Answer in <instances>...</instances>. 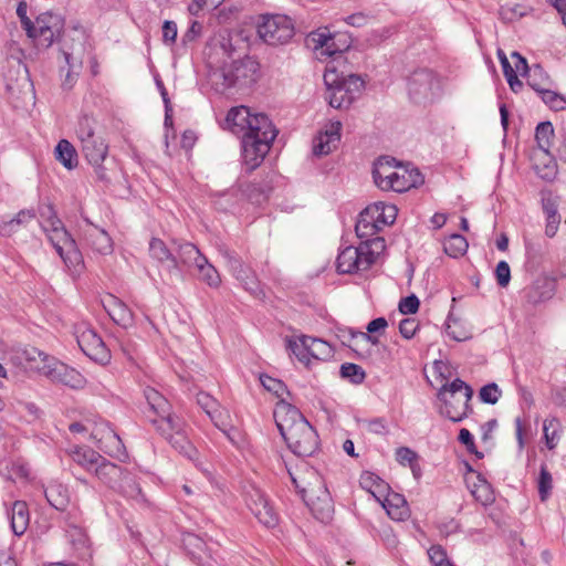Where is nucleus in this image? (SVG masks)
<instances>
[{
  "instance_id": "obj_35",
  "label": "nucleus",
  "mask_w": 566,
  "mask_h": 566,
  "mask_svg": "<svg viewBox=\"0 0 566 566\" xmlns=\"http://www.w3.org/2000/svg\"><path fill=\"white\" fill-rule=\"evenodd\" d=\"M524 76L527 78L528 86L536 93H539L547 87L555 86L554 81L541 64H533L531 67L527 66V72Z\"/></svg>"
},
{
  "instance_id": "obj_52",
  "label": "nucleus",
  "mask_w": 566,
  "mask_h": 566,
  "mask_svg": "<svg viewBox=\"0 0 566 566\" xmlns=\"http://www.w3.org/2000/svg\"><path fill=\"white\" fill-rule=\"evenodd\" d=\"M207 415L213 424L228 436V431L231 428L229 412L219 403L217 408H213Z\"/></svg>"
},
{
  "instance_id": "obj_61",
  "label": "nucleus",
  "mask_w": 566,
  "mask_h": 566,
  "mask_svg": "<svg viewBox=\"0 0 566 566\" xmlns=\"http://www.w3.org/2000/svg\"><path fill=\"white\" fill-rule=\"evenodd\" d=\"M419 298L415 294H411L401 298L399 302V311L402 314H415L419 310Z\"/></svg>"
},
{
  "instance_id": "obj_54",
  "label": "nucleus",
  "mask_w": 566,
  "mask_h": 566,
  "mask_svg": "<svg viewBox=\"0 0 566 566\" xmlns=\"http://www.w3.org/2000/svg\"><path fill=\"white\" fill-rule=\"evenodd\" d=\"M260 381L268 391L273 392L276 397H282L284 394L290 395L286 385L280 379L261 375Z\"/></svg>"
},
{
  "instance_id": "obj_45",
  "label": "nucleus",
  "mask_w": 566,
  "mask_h": 566,
  "mask_svg": "<svg viewBox=\"0 0 566 566\" xmlns=\"http://www.w3.org/2000/svg\"><path fill=\"white\" fill-rule=\"evenodd\" d=\"M537 94L552 111L559 112L566 109V96L555 92L553 87H547Z\"/></svg>"
},
{
  "instance_id": "obj_17",
  "label": "nucleus",
  "mask_w": 566,
  "mask_h": 566,
  "mask_svg": "<svg viewBox=\"0 0 566 566\" xmlns=\"http://www.w3.org/2000/svg\"><path fill=\"white\" fill-rule=\"evenodd\" d=\"M375 212H377V208H369V206L365 208L359 213L355 231L359 239H365L363 243H368L370 249L371 245L384 249L385 240L380 237H375L381 230V226L374 218Z\"/></svg>"
},
{
  "instance_id": "obj_6",
  "label": "nucleus",
  "mask_w": 566,
  "mask_h": 566,
  "mask_svg": "<svg viewBox=\"0 0 566 566\" xmlns=\"http://www.w3.org/2000/svg\"><path fill=\"white\" fill-rule=\"evenodd\" d=\"M271 125L273 123L268 115L263 113L252 114L249 107L241 105L228 111L222 127L242 138L245 135L268 129Z\"/></svg>"
},
{
  "instance_id": "obj_9",
  "label": "nucleus",
  "mask_w": 566,
  "mask_h": 566,
  "mask_svg": "<svg viewBox=\"0 0 566 566\" xmlns=\"http://www.w3.org/2000/svg\"><path fill=\"white\" fill-rule=\"evenodd\" d=\"M258 34L269 45H285L294 38L295 25L285 14H264L258 23Z\"/></svg>"
},
{
  "instance_id": "obj_37",
  "label": "nucleus",
  "mask_w": 566,
  "mask_h": 566,
  "mask_svg": "<svg viewBox=\"0 0 566 566\" xmlns=\"http://www.w3.org/2000/svg\"><path fill=\"white\" fill-rule=\"evenodd\" d=\"M359 484L364 490L370 492L377 501H380L382 495L388 493L389 490V484L387 482H385L377 474L369 471L361 473L359 478Z\"/></svg>"
},
{
  "instance_id": "obj_10",
  "label": "nucleus",
  "mask_w": 566,
  "mask_h": 566,
  "mask_svg": "<svg viewBox=\"0 0 566 566\" xmlns=\"http://www.w3.org/2000/svg\"><path fill=\"white\" fill-rule=\"evenodd\" d=\"M81 150L87 163L93 167L96 179L105 185L111 182L109 171L114 159H108V145L99 136L81 143Z\"/></svg>"
},
{
  "instance_id": "obj_48",
  "label": "nucleus",
  "mask_w": 566,
  "mask_h": 566,
  "mask_svg": "<svg viewBox=\"0 0 566 566\" xmlns=\"http://www.w3.org/2000/svg\"><path fill=\"white\" fill-rule=\"evenodd\" d=\"M196 268L198 269L200 280L207 283L210 287H218L220 285V275L216 268L209 263L207 258L206 262H200Z\"/></svg>"
},
{
  "instance_id": "obj_2",
  "label": "nucleus",
  "mask_w": 566,
  "mask_h": 566,
  "mask_svg": "<svg viewBox=\"0 0 566 566\" xmlns=\"http://www.w3.org/2000/svg\"><path fill=\"white\" fill-rule=\"evenodd\" d=\"M35 212L48 223L49 227H44V231L48 232L50 242L65 265L75 269L83 264L82 253L75 240L59 219L54 206L51 202H41Z\"/></svg>"
},
{
  "instance_id": "obj_11",
  "label": "nucleus",
  "mask_w": 566,
  "mask_h": 566,
  "mask_svg": "<svg viewBox=\"0 0 566 566\" xmlns=\"http://www.w3.org/2000/svg\"><path fill=\"white\" fill-rule=\"evenodd\" d=\"M38 355L42 361V365L38 366V370L51 381L69 386L73 389H80L85 386L86 379L76 369L43 353L39 352Z\"/></svg>"
},
{
  "instance_id": "obj_4",
  "label": "nucleus",
  "mask_w": 566,
  "mask_h": 566,
  "mask_svg": "<svg viewBox=\"0 0 566 566\" xmlns=\"http://www.w3.org/2000/svg\"><path fill=\"white\" fill-rule=\"evenodd\" d=\"M473 389L460 378L444 384L438 391V399L442 401L440 413L452 422H460L472 411L470 401Z\"/></svg>"
},
{
  "instance_id": "obj_3",
  "label": "nucleus",
  "mask_w": 566,
  "mask_h": 566,
  "mask_svg": "<svg viewBox=\"0 0 566 566\" xmlns=\"http://www.w3.org/2000/svg\"><path fill=\"white\" fill-rule=\"evenodd\" d=\"M260 76V64L253 57L245 56L224 64L212 73L211 78L216 91L226 93L232 88L243 90L256 83Z\"/></svg>"
},
{
  "instance_id": "obj_16",
  "label": "nucleus",
  "mask_w": 566,
  "mask_h": 566,
  "mask_svg": "<svg viewBox=\"0 0 566 566\" xmlns=\"http://www.w3.org/2000/svg\"><path fill=\"white\" fill-rule=\"evenodd\" d=\"M76 340L81 350L92 360L99 364H106L109 360V350L102 337L93 328L86 327L78 332Z\"/></svg>"
},
{
  "instance_id": "obj_33",
  "label": "nucleus",
  "mask_w": 566,
  "mask_h": 566,
  "mask_svg": "<svg viewBox=\"0 0 566 566\" xmlns=\"http://www.w3.org/2000/svg\"><path fill=\"white\" fill-rule=\"evenodd\" d=\"M85 241L94 251L101 254H109L113 251V241L109 234L96 226L85 231Z\"/></svg>"
},
{
  "instance_id": "obj_63",
  "label": "nucleus",
  "mask_w": 566,
  "mask_h": 566,
  "mask_svg": "<svg viewBox=\"0 0 566 566\" xmlns=\"http://www.w3.org/2000/svg\"><path fill=\"white\" fill-rule=\"evenodd\" d=\"M419 328V324L415 318H403L399 323V332L401 336L406 339H410L416 335L417 329Z\"/></svg>"
},
{
  "instance_id": "obj_47",
  "label": "nucleus",
  "mask_w": 566,
  "mask_h": 566,
  "mask_svg": "<svg viewBox=\"0 0 566 566\" xmlns=\"http://www.w3.org/2000/svg\"><path fill=\"white\" fill-rule=\"evenodd\" d=\"M538 495L542 502H545L552 493L553 478L547 467L543 463L539 468V473L536 479Z\"/></svg>"
},
{
  "instance_id": "obj_53",
  "label": "nucleus",
  "mask_w": 566,
  "mask_h": 566,
  "mask_svg": "<svg viewBox=\"0 0 566 566\" xmlns=\"http://www.w3.org/2000/svg\"><path fill=\"white\" fill-rule=\"evenodd\" d=\"M446 334L453 340L464 342L470 338V333L461 326L458 319H453L451 316L448 317Z\"/></svg>"
},
{
  "instance_id": "obj_31",
  "label": "nucleus",
  "mask_w": 566,
  "mask_h": 566,
  "mask_svg": "<svg viewBox=\"0 0 566 566\" xmlns=\"http://www.w3.org/2000/svg\"><path fill=\"white\" fill-rule=\"evenodd\" d=\"M239 189L242 195L250 200L252 203L260 205L268 200L270 192L272 191V180L262 179L261 181H247L240 182Z\"/></svg>"
},
{
  "instance_id": "obj_1",
  "label": "nucleus",
  "mask_w": 566,
  "mask_h": 566,
  "mask_svg": "<svg viewBox=\"0 0 566 566\" xmlns=\"http://www.w3.org/2000/svg\"><path fill=\"white\" fill-rule=\"evenodd\" d=\"M273 417L289 449L297 457H311L318 449L316 430L293 405L283 399L277 402Z\"/></svg>"
},
{
  "instance_id": "obj_64",
  "label": "nucleus",
  "mask_w": 566,
  "mask_h": 566,
  "mask_svg": "<svg viewBox=\"0 0 566 566\" xmlns=\"http://www.w3.org/2000/svg\"><path fill=\"white\" fill-rule=\"evenodd\" d=\"M197 403L206 413L211 411L213 408H217L219 405V402L212 396L203 391L197 395Z\"/></svg>"
},
{
  "instance_id": "obj_41",
  "label": "nucleus",
  "mask_w": 566,
  "mask_h": 566,
  "mask_svg": "<svg viewBox=\"0 0 566 566\" xmlns=\"http://www.w3.org/2000/svg\"><path fill=\"white\" fill-rule=\"evenodd\" d=\"M56 159L67 169L77 166V153L74 146L66 139H61L55 147Z\"/></svg>"
},
{
  "instance_id": "obj_50",
  "label": "nucleus",
  "mask_w": 566,
  "mask_h": 566,
  "mask_svg": "<svg viewBox=\"0 0 566 566\" xmlns=\"http://www.w3.org/2000/svg\"><path fill=\"white\" fill-rule=\"evenodd\" d=\"M339 373L342 378L348 379L350 382L355 385L364 382L366 378L365 370L359 365L353 363H344L340 366Z\"/></svg>"
},
{
  "instance_id": "obj_24",
  "label": "nucleus",
  "mask_w": 566,
  "mask_h": 566,
  "mask_svg": "<svg viewBox=\"0 0 566 566\" xmlns=\"http://www.w3.org/2000/svg\"><path fill=\"white\" fill-rule=\"evenodd\" d=\"M556 283L548 277H539L524 289L523 297L528 305L536 306L551 300L555 294Z\"/></svg>"
},
{
  "instance_id": "obj_28",
  "label": "nucleus",
  "mask_w": 566,
  "mask_h": 566,
  "mask_svg": "<svg viewBox=\"0 0 566 566\" xmlns=\"http://www.w3.org/2000/svg\"><path fill=\"white\" fill-rule=\"evenodd\" d=\"M125 472L126 470H124L122 467L108 461L104 457H102V461H98V464L93 471V473L102 483L113 490H116L117 486H119Z\"/></svg>"
},
{
  "instance_id": "obj_19",
  "label": "nucleus",
  "mask_w": 566,
  "mask_h": 566,
  "mask_svg": "<svg viewBox=\"0 0 566 566\" xmlns=\"http://www.w3.org/2000/svg\"><path fill=\"white\" fill-rule=\"evenodd\" d=\"M286 349L290 350L292 355H294L301 363L307 364L310 361V357L315 359H322V354L319 350H316V347H326V342L314 338L310 336H301L297 339L293 337H286Z\"/></svg>"
},
{
  "instance_id": "obj_49",
  "label": "nucleus",
  "mask_w": 566,
  "mask_h": 566,
  "mask_svg": "<svg viewBox=\"0 0 566 566\" xmlns=\"http://www.w3.org/2000/svg\"><path fill=\"white\" fill-rule=\"evenodd\" d=\"M116 490L132 499H137L143 495L139 483H137L135 476H133L128 471L124 473L120 484Z\"/></svg>"
},
{
  "instance_id": "obj_21",
  "label": "nucleus",
  "mask_w": 566,
  "mask_h": 566,
  "mask_svg": "<svg viewBox=\"0 0 566 566\" xmlns=\"http://www.w3.org/2000/svg\"><path fill=\"white\" fill-rule=\"evenodd\" d=\"M149 254L159 263L166 265V275L170 282L182 279V272L179 266L177 258L171 253L166 243L158 238H153L149 242Z\"/></svg>"
},
{
  "instance_id": "obj_5",
  "label": "nucleus",
  "mask_w": 566,
  "mask_h": 566,
  "mask_svg": "<svg viewBox=\"0 0 566 566\" xmlns=\"http://www.w3.org/2000/svg\"><path fill=\"white\" fill-rule=\"evenodd\" d=\"M312 475L313 481H310L303 488L300 486L294 476L291 475V479L314 517L323 523H328L334 514L333 500L323 478L314 472Z\"/></svg>"
},
{
  "instance_id": "obj_30",
  "label": "nucleus",
  "mask_w": 566,
  "mask_h": 566,
  "mask_svg": "<svg viewBox=\"0 0 566 566\" xmlns=\"http://www.w3.org/2000/svg\"><path fill=\"white\" fill-rule=\"evenodd\" d=\"M542 209L546 217L545 233L547 237L553 238L560 223V214L558 213V197L552 192L542 193Z\"/></svg>"
},
{
  "instance_id": "obj_14",
  "label": "nucleus",
  "mask_w": 566,
  "mask_h": 566,
  "mask_svg": "<svg viewBox=\"0 0 566 566\" xmlns=\"http://www.w3.org/2000/svg\"><path fill=\"white\" fill-rule=\"evenodd\" d=\"M439 92L440 80L431 70H417L408 80L409 96L417 104L432 102Z\"/></svg>"
},
{
  "instance_id": "obj_59",
  "label": "nucleus",
  "mask_w": 566,
  "mask_h": 566,
  "mask_svg": "<svg viewBox=\"0 0 566 566\" xmlns=\"http://www.w3.org/2000/svg\"><path fill=\"white\" fill-rule=\"evenodd\" d=\"M459 441L464 444L467 447V450L470 452V453H473L476 455V458L479 459H482L483 458V453L482 452H479L476 450V447H475V443H474V439H473V436L472 433L465 429V428H462L459 432V437H458Z\"/></svg>"
},
{
  "instance_id": "obj_8",
  "label": "nucleus",
  "mask_w": 566,
  "mask_h": 566,
  "mask_svg": "<svg viewBox=\"0 0 566 566\" xmlns=\"http://www.w3.org/2000/svg\"><path fill=\"white\" fill-rule=\"evenodd\" d=\"M144 396L148 405V411L145 415L156 430L167 432L179 428L180 418L172 415L171 405L158 390L146 387Z\"/></svg>"
},
{
  "instance_id": "obj_29",
  "label": "nucleus",
  "mask_w": 566,
  "mask_h": 566,
  "mask_svg": "<svg viewBox=\"0 0 566 566\" xmlns=\"http://www.w3.org/2000/svg\"><path fill=\"white\" fill-rule=\"evenodd\" d=\"M379 502L390 518L395 521H405L409 517L410 511L403 495L391 492L389 489L388 493L382 495Z\"/></svg>"
},
{
  "instance_id": "obj_56",
  "label": "nucleus",
  "mask_w": 566,
  "mask_h": 566,
  "mask_svg": "<svg viewBox=\"0 0 566 566\" xmlns=\"http://www.w3.org/2000/svg\"><path fill=\"white\" fill-rule=\"evenodd\" d=\"M28 6L24 1H20L17 7V15L20 19L22 28L25 30L28 38H33L34 31V23L33 21L28 17Z\"/></svg>"
},
{
  "instance_id": "obj_40",
  "label": "nucleus",
  "mask_w": 566,
  "mask_h": 566,
  "mask_svg": "<svg viewBox=\"0 0 566 566\" xmlns=\"http://www.w3.org/2000/svg\"><path fill=\"white\" fill-rule=\"evenodd\" d=\"M72 459L75 463L84 468L86 471H94L98 461H102V455L91 448H75L72 452Z\"/></svg>"
},
{
  "instance_id": "obj_20",
  "label": "nucleus",
  "mask_w": 566,
  "mask_h": 566,
  "mask_svg": "<svg viewBox=\"0 0 566 566\" xmlns=\"http://www.w3.org/2000/svg\"><path fill=\"white\" fill-rule=\"evenodd\" d=\"M497 59L501 63L503 74L513 92H517L522 88L523 83L518 80V74L525 75L527 72V61L518 52L514 51L511 54L513 64L507 59L506 54L497 49Z\"/></svg>"
},
{
  "instance_id": "obj_25",
  "label": "nucleus",
  "mask_w": 566,
  "mask_h": 566,
  "mask_svg": "<svg viewBox=\"0 0 566 566\" xmlns=\"http://www.w3.org/2000/svg\"><path fill=\"white\" fill-rule=\"evenodd\" d=\"M102 305L104 310L107 312L109 317L117 325L128 328L133 325L134 315L133 312L128 308V306L118 297L113 294H107L102 300Z\"/></svg>"
},
{
  "instance_id": "obj_36",
  "label": "nucleus",
  "mask_w": 566,
  "mask_h": 566,
  "mask_svg": "<svg viewBox=\"0 0 566 566\" xmlns=\"http://www.w3.org/2000/svg\"><path fill=\"white\" fill-rule=\"evenodd\" d=\"M29 509L25 502L15 501L11 509L10 520L11 530L17 536H21L25 533L29 526Z\"/></svg>"
},
{
  "instance_id": "obj_51",
  "label": "nucleus",
  "mask_w": 566,
  "mask_h": 566,
  "mask_svg": "<svg viewBox=\"0 0 566 566\" xmlns=\"http://www.w3.org/2000/svg\"><path fill=\"white\" fill-rule=\"evenodd\" d=\"M76 135L81 143L97 137L95 135V119L88 115L78 118Z\"/></svg>"
},
{
  "instance_id": "obj_58",
  "label": "nucleus",
  "mask_w": 566,
  "mask_h": 566,
  "mask_svg": "<svg viewBox=\"0 0 566 566\" xmlns=\"http://www.w3.org/2000/svg\"><path fill=\"white\" fill-rule=\"evenodd\" d=\"M506 542L509 545V548L511 551V555L515 558H518L523 555L524 551V542L517 534V532H510L506 536Z\"/></svg>"
},
{
  "instance_id": "obj_60",
  "label": "nucleus",
  "mask_w": 566,
  "mask_h": 566,
  "mask_svg": "<svg viewBox=\"0 0 566 566\" xmlns=\"http://www.w3.org/2000/svg\"><path fill=\"white\" fill-rule=\"evenodd\" d=\"M417 452L408 447H400L396 450V460L402 465L409 464L412 467V463L417 462Z\"/></svg>"
},
{
  "instance_id": "obj_15",
  "label": "nucleus",
  "mask_w": 566,
  "mask_h": 566,
  "mask_svg": "<svg viewBox=\"0 0 566 566\" xmlns=\"http://www.w3.org/2000/svg\"><path fill=\"white\" fill-rule=\"evenodd\" d=\"M32 40H39L44 48H50L61 36L64 20L60 14L46 11L35 18Z\"/></svg>"
},
{
  "instance_id": "obj_38",
  "label": "nucleus",
  "mask_w": 566,
  "mask_h": 566,
  "mask_svg": "<svg viewBox=\"0 0 566 566\" xmlns=\"http://www.w3.org/2000/svg\"><path fill=\"white\" fill-rule=\"evenodd\" d=\"M175 244H177V260L178 263H182L188 266H197L200 262H206V256L200 252V250L190 242H181L178 243L177 241H174Z\"/></svg>"
},
{
  "instance_id": "obj_22",
  "label": "nucleus",
  "mask_w": 566,
  "mask_h": 566,
  "mask_svg": "<svg viewBox=\"0 0 566 566\" xmlns=\"http://www.w3.org/2000/svg\"><path fill=\"white\" fill-rule=\"evenodd\" d=\"M247 504L261 524L268 528H272L277 525L279 516L260 490L254 489L253 492L249 494Z\"/></svg>"
},
{
  "instance_id": "obj_7",
  "label": "nucleus",
  "mask_w": 566,
  "mask_h": 566,
  "mask_svg": "<svg viewBox=\"0 0 566 566\" xmlns=\"http://www.w3.org/2000/svg\"><path fill=\"white\" fill-rule=\"evenodd\" d=\"M276 135L277 129L271 125L268 129L241 138L242 158L249 174L261 165Z\"/></svg>"
},
{
  "instance_id": "obj_27",
  "label": "nucleus",
  "mask_w": 566,
  "mask_h": 566,
  "mask_svg": "<svg viewBox=\"0 0 566 566\" xmlns=\"http://www.w3.org/2000/svg\"><path fill=\"white\" fill-rule=\"evenodd\" d=\"M340 122L332 123L331 128L321 133L313 142V154L315 156L328 155L340 140Z\"/></svg>"
},
{
  "instance_id": "obj_62",
  "label": "nucleus",
  "mask_w": 566,
  "mask_h": 566,
  "mask_svg": "<svg viewBox=\"0 0 566 566\" xmlns=\"http://www.w3.org/2000/svg\"><path fill=\"white\" fill-rule=\"evenodd\" d=\"M219 4V1H214V0H192L189 4H188V11L191 15H199V13L203 10V9H214L217 8Z\"/></svg>"
},
{
  "instance_id": "obj_26",
  "label": "nucleus",
  "mask_w": 566,
  "mask_h": 566,
  "mask_svg": "<svg viewBox=\"0 0 566 566\" xmlns=\"http://www.w3.org/2000/svg\"><path fill=\"white\" fill-rule=\"evenodd\" d=\"M184 426L185 422L180 418V426L178 429H171L167 432L161 430L156 431L159 432L163 437H165L169 441L170 446L181 455H184L188 460L195 461L197 459L198 451L185 434Z\"/></svg>"
},
{
  "instance_id": "obj_43",
  "label": "nucleus",
  "mask_w": 566,
  "mask_h": 566,
  "mask_svg": "<svg viewBox=\"0 0 566 566\" xmlns=\"http://www.w3.org/2000/svg\"><path fill=\"white\" fill-rule=\"evenodd\" d=\"M369 208H377V212H375L374 218L376 219V222H378L379 226H381V229L385 226L392 224L397 217V208L394 205H386L381 201L375 202L374 205H370Z\"/></svg>"
},
{
  "instance_id": "obj_44",
  "label": "nucleus",
  "mask_w": 566,
  "mask_h": 566,
  "mask_svg": "<svg viewBox=\"0 0 566 566\" xmlns=\"http://www.w3.org/2000/svg\"><path fill=\"white\" fill-rule=\"evenodd\" d=\"M478 479L479 483L474 484V488L471 491L472 495L482 505H491L495 501V495L492 490V486L486 480L482 479L480 475L478 476Z\"/></svg>"
},
{
  "instance_id": "obj_32",
  "label": "nucleus",
  "mask_w": 566,
  "mask_h": 566,
  "mask_svg": "<svg viewBox=\"0 0 566 566\" xmlns=\"http://www.w3.org/2000/svg\"><path fill=\"white\" fill-rule=\"evenodd\" d=\"M36 217L34 209H22L12 218H0V235L11 237L17 233L21 227L27 226Z\"/></svg>"
},
{
  "instance_id": "obj_57",
  "label": "nucleus",
  "mask_w": 566,
  "mask_h": 566,
  "mask_svg": "<svg viewBox=\"0 0 566 566\" xmlns=\"http://www.w3.org/2000/svg\"><path fill=\"white\" fill-rule=\"evenodd\" d=\"M339 81L349 92H352L355 98H357L365 85L364 80L356 74H349L346 77H340Z\"/></svg>"
},
{
  "instance_id": "obj_42",
  "label": "nucleus",
  "mask_w": 566,
  "mask_h": 566,
  "mask_svg": "<svg viewBox=\"0 0 566 566\" xmlns=\"http://www.w3.org/2000/svg\"><path fill=\"white\" fill-rule=\"evenodd\" d=\"M468 247L467 239L461 234H451L443 242L444 252L453 259L462 256L467 252Z\"/></svg>"
},
{
  "instance_id": "obj_23",
  "label": "nucleus",
  "mask_w": 566,
  "mask_h": 566,
  "mask_svg": "<svg viewBox=\"0 0 566 566\" xmlns=\"http://www.w3.org/2000/svg\"><path fill=\"white\" fill-rule=\"evenodd\" d=\"M221 253L227 262V266L235 279L243 284L245 290L255 292L258 282L250 268H248L234 252L226 249L221 250Z\"/></svg>"
},
{
  "instance_id": "obj_39",
  "label": "nucleus",
  "mask_w": 566,
  "mask_h": 566,
  "mask_svg": "<svg viewBox=\"0 0 566 566\" xmlns=\"http://www.w3.org/2000/svg\"><path fill=\"white\" fill-rule=\"evenodd\" d=\"M555 132L549 120L541 122L535 128V142L539 150L545 155H551V148L554 145Z\"/></svg>"
},
{
  "instance_id": "obj_34",
  "label": "nucleus",
  "mask_w": 566,
  "mask_h": 566,
  "mask_svg": "<svg viewBox=\"0 0 566 566\" xmlns=\"http://www.w3.org/2000/svg\"><path fill=\"white\" fill-rule=\"evenodd\" d=\"M44 495L49 504L57 511H65L70 504V493L67 488L57 481L49 483L44 489Z\"/></svg>"
},
{
  "instance_id": "obj_13",
  "label": "nucleus",
  "mask_w": 566,
  "mask_h": 566,
  "mask_svg": "<svg viewBox=\"0 0 566 566\" xmlns=\"http://www.w3.org/2000/svg\"><path fill=\"white\" fill-rule=\"evenodd\" d=\"M400 170H390L388 175H382L380 168L373 169L374 181L380 189L394 190L396 192H403L423 184V177L417 168L408 169L401 167Z\"/></svg>"
},
{
  "instance_id": "obj_55",
  "label": "nucleus",
  "mask_w": 566,
  "mask_h": 566,
  "mask_svg": "<svg viewBox=\"0 0 566 566\" xmlns=\"http://www.w3.org/2000/svg\"><path fill=\"white\" fill-rule=\"evenodd\" d=\"M428 555L433 566H450L452 564L448 559L447 552L441 545H432L428 549Z\"/></svg>"
},
{
  "instance_id": "obj_18",
  "label": "nucleus",
  "mask_w": 566,
  "mask_h": 566,
  "mask_svg": "<svg viewBox=\"0 0 566 566\" xmlns=\"http://www.w3.org/2000/svg\"><path fill=\"white\" fill-rule=\"evenodd\" d=\"M324 83L327 87L325 99L328 104L337 109L348 108L356 99L339 81L335 70L326 71L324 74Z\"/></svg>"
},
{
  "instance_id": "obj_46",
  "label": "nucleus",
  "mask_w": 566,
  "mask_h": 566,
  "mask_svg": "<svg viewBox=\"0 0 566 566\" xmlns=\"http://www.w3.org/2000/svg\"><path fill=\"white\" fill-rule=\"evenodd\" d=\"M67 535L70 537L72 546L76 551H80L83 555H85L88 549V537L85 531L78 527L77 525L70 523Z\"/></svg>"
},
{
  "instance_id": "obj_12",
  "label": "nucleus",
  "mask_w": 566,
  "mask_h": 566,
  "mask_svg": "<svg viewBox=\"0 0 566 566\" xmlns=\"http://www.w3.org/2000/svg\"><path fill=\"white\" fill-rule=\"evenodd\" d=\"M376 261V253L368 243L346 247L336 259V269L342 274H353L368 270Z\"/></svg>"
}]
</instances>
